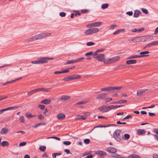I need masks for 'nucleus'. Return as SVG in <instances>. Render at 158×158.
<instances>
[{
  "instance_id": "obj_1",
  "label": "nucleus",
  "mask_w": 158,
  "mask_h": 158,
  "mask_svg": "<svg viewBox=\"0 0 158 158\" xmlns=\"http://www.w3.org/2000/svg\"><path fill=\"white\" fill-rule=\"evenodd\" d=\"M51 34L50 33H41L28 39L27 41L32 42L35 40L42 39Z\"/></svg>"
},
{
  "instance_id": "obj_2",
  "label": "nucleus",
  "mask_w": 158,
  "mask_h": 158,
  "mask_svg": "<svg viewBox=\"0 0 158 158\" xmlns=\"http://www.w3.org/2000/svg\"><path fill=\"white\" fill-rule=\"evenodd\" d=\"M53 59V57H41L37 60L32 61L31 63L34 64H44L47 63L48 60H52Z\"/></svg>"
},
{
  "instance_id": "obj_3",
  "label": "nucleus",
  "mask_w": 158,
  "mask_h": 158,
  "mask_svg": "<svg viewBox=\"0 0 158 158\" xmlns=\"http://www.w3.org/2000/svg\"><path fill=\"white\" fill-rule=\"evenodd\" d=\"M122 88V87L121 86H110L102 88L101 89V90L102 91H107L110 92V93H113L120 90Z\"/></svg>"
},
{
  "instance_id": "obj_4",
  "label": "nucleus",
  "mask_w": 158,
  "mask_h": 158,
  "mask_svg": "<svg viewBox=\"0 0 158 158\" xmlns=\"http://www.w3.org/2000/svg\"><path fill=\"white\" fill-rule=\"evenodd\" d=\"M99 29L97 28H90L85 31V34L86 35H90L98 32Z\"/></svg>"
},
{
  "instance_id": "obj_5",
  "label": "nucleus",
  "mask_w": 158,
  "mask_h": 158,
  "mask_svg": "<svg viewBox=\"0 0 158 158\" xmlns=\"http://www.w3.org/2000/svg\"><path fill=\"white\" fill-rule=\"evenodd\" d=\"M121 131L120 130H117L113 133L114 137L117 141H120L121 140V137L120 135Z\"/></svg>"
},
{
  "instance_id": "obj_6",
  "label": "nucleus",
  "mask_w": 158,
  "mask_h": 158,
  "mask_svg": "<svg viewBox=\"0 0 158 158\" xmlns=\"http://www.w3.org/2000/svg\"><path fill=\"white\" fill-rule=\"evenodd\" d=\"M94 58L96 59L98 61H103L105 59V56L104 54H97L95 56H94Z\"/></svg>"
},
{
  "instance_id": "obj_7",
  "label": "nucleus",
  "mask_w": 158,
  "mask_h": 158,
  "mask_svg": "<svg viewBox=\"0 0 158 158\" xmlns=\"http://www.w3.org/2000/svg\"><path fill=\"white\" fill-rule=\"evenodd\" d=\"M90 114V113L89 112H87L85 113L83 115H77L76 116L75 118V119L76 120H78L80 119L85 120L86 119L87 116L89 115Z\"/></svg>"
},
{
  "instance_id": "obj_8",
  "label": "nucleus",
  "mask_w": 158,
  "mask_h": 158,
  "mask_svg": "<svg viewBox=\"0 0 158 158\" xmlns=\"http://www.w3.org/2000/svg\"><path fill=\"white\" fill-rule=\"evenodd\" d=\"M70 98V96L69 95H62L61 96V97L59 99L57 102L66 101L69 99Z\"/></svg>"
},
{
  "instance_id": "obj_9",
  "label": "nucleus",
  "mask_w": 158,
  "mask_h": 158,
  "mask_svg": "<svg viewBox=\"0 0 158 158\" xmlns=\"http://www.w3.org/2000/svg\"><path fill=\"white\" fill-rule=\"evenodd\" d=\"M108 106L106 105L103 106L98 107V110L102 112H107L110 111L108 109Z\"/></svg>"
},
{
  "instance_id": "obj_10",
  "label": "nucleus",
  "mask_w": 158,
  "mask_h": 158,
  "mask_svg": "<svg viewBox=\"0 0 158 158\" xmlns=\"http://www.w3.org/2000/svg\"><path fill=\"white\" fill-rule=\"evenodd\" d=\"M131 41L134 42H143V36H141L135 37L132 39Z\"/></svg>"
},
{
  "instance_id": "obj_11",
  "label": "nucleus",
  "mask_w": 158,
  "mask_h": 158,
  "mask_svg": "<svg viewBox=\"0 0 158 158\" xmlns=\"http://www.w3.org/2000/svg\"><path fill=\"white\" fill-rule=\"evenodd\" d=\"M144 41H150L154 40V36L152 35L143 36Z\"/></svg>"
},
{
  "instance_id": "obj_12",
  "label": "nucleus",
  "mask_w": 158,
  "mask_h": 158,
  "mask_svg": "<svg viewBox=\"0 0 158 158\" xmlns=\"http://www.w3.org/2000/svg\"><path fill=\"white\" fill-rule=\"evenodd\" d=\"M148 90V89H140L137 90V96H141L144 93Z\"/></svg>"
},
{
  "instance_id": "obj_13",
  "label": "nucleus",
  "mask_w": 158,
  "mask_h": 158,
  "mask_svg": "<svg viewBox=\"0 0 158 158\" xmlns=\"http://www.w3.org/2000/svg\"><path fill=\"white\" fill-rule=\"evenodd\" d=\"M117 151V149L112 147H110L108 148L107 149V151L111 153H115Z\"/></svg>"
},
{
  "instance_id": "obj_14",
  "label": "nucleus",
  "mask_w": 158,
  "mask_h": 158,
  "mask_svg": "<svg viewBox=\"0 0 158 158\" xmlns=\"http://www.w3.org/2000/svg\"><path fill=\"white\" fill-rule=\"evenodd\" d=\"M20 106H13V107H10L5 109L2 110H1L2 111V113H3L4 112L9 110H15L18 108Z\"/></svg>"
},
{
  "instance_id": "obj_15",
  "label": "nucleus",
  "mask_w": 158,
  "mask_h": 158,
  "mask_svg": "<svg viewBox=\"0 0 158 158\" xmlns=\"http://www.w3.org/2000/svg\"><path fill=\"white\" fill-rule=\"evenodd\" d=\"M70 77L71 80L80 79L81 78V76L78 74L73 75L70 76Z\"/></svg>"
},
{
  "instance_id": "obj_16",
  "label": "nucleus",
  "mask_w": 158,
  "mask_h": 158,
  "mask_svg": "<svg viewBox=\"0 0 158 158\" xmlns=\"http://www.w3.org/2000/svg\"><path fill=\"white\" fill-rule=\"evenodd\" d=\"M56 117L59 120H62L65 118V116L64 114L60 113L57 115Z\"/></svg>"
},
{
  "instance_id": "obj_17",
  "label": "nucleus",
  "mask_w": 158,
  "mask_h": 158,
  "mask_svg": "<svg viewBox=\"0 0 158 158\" xmlns=\"http://www.w3.org/2000/svg\"><path fill=\"white\" fill-rule=\"evenodd\" d=\"M149 53V52L148 51L142 52L140 53L139 54H140V55H139V56H140V58L143 57L148 56H149V55H146V54H148Z\"/></svg>"
},
{
  "instance_id": "obj_18",
  "label": "nucleus",
  "mask_w": 158,
  "mask_h": 158,
  "mask_svg": "<svg viewBox=\"0 0 158 158\" xmlns=\"http://www.w3.org/2000/svg\"><path fill=\"white\" fill-rule=\"evenodd\" d=\"M120 58L119 56H116L112 57L110 58V59L111 63H113L118 60Z\"/></svg>"
},
{
  "instance_id": "obj_19",
  "label": "nucleus",
  "mask_w": 158,
  "mask_h": 158,
  "mask_svg": "<svg viewBox=\"0 0 158 158\" xmlns=\"http://www.w3.org/2000/svg\"><path fill=\"white\" fill-rule=\"evenodd\" d=\"M8 132L9 129L6 127H4L1 129L0 133L1 134L4 135L7 134Z\"/></svg>"
},
{
  "instance_id": "obj_20",
  "label": "nucleus",
  "mask_w": 158,
  "mask_h": 158,
  "mask_svg": "<svg viewBox=\"0 0 158 158\" xmlns=\"http://www.w3.org/2000/svg\"><path fill=\"white\" fill-rule=\"evenodd\" d=\"M95 154L100 156H106V152L102 151H97L95 152Z\"/></svg>"
},
{
  "instance_id": "obj_21",
  "label": "nucleus",
  "mask_w": 158,
  "mask_h": 158,
  "mask_svg": "<svg viewBox=\"0 0 158 158\" xmlns=\"http://www.w3.org/2000/svg\"><path fill=\"white\" fill-rule=\"evenodd\" d=\"M51 100L50 99H45L42 100L40 103H43L45 104H50L51 102Z\"/></svg>"
},
{
  "instance_id": "obj_22",
  "label": "nucleus",
  "mask_w": 158,
  "mask_h": 158,
  "mask_svg": "<svg viewBox=\"0 0 158 158\" xmlns=\"http://www.w3.org/2000/svg\"><path fill=\"white\" fill-rule=\"evenodd\" d=\"M106 95L107 94L106 93H102L101 94L98 95L97 98L101 99L102 100L104 99L106 97Z\"/></svg>"
},
{
  "instance_id": "obj_23",
  "label": "nucleus",
  "mask_w": 158,
  "mask_h": 158,
  "mask_svg": "<svg viewBox=\"0 0 158 158\" xmlns=\"http://www.w3.org/2000/svg\"><path fill=\"white\" fill-rule=\"evenodd\" d=\"M102 22H98L92 23L93 27H99L102 25Z\"/></svg>"
},
{
  "instance_id": "obj_24",
  "label": "nucleus",
  "mask_w": 158,
  "mask_h": 158,
  "mask_svg": "<svg viewBox=\"0 0 158 158\" xmlns=\"http://www.w3.org/2000/svg\"><path fill=\"white\" fill-rule=\"evenodd\" d=\"M136 60H128L126 61V63L128 64H135L136 63Z\"/></svg>"
},
{
  "instance_id": "obj_25",
  "label": "nucleus",
  "mask_w": 158,
  "mask_h": 158,
  "mask_svg": "<svg viewBox=\"0 0 158 158\" xmlns=\"http://www.w3.org/2000/svg\"><path fill=\"white\" fill-rule=\"evenodd\" d=\"M127 102V101L126 100H120L118 101H117L116 102H112L110 104H122L123 103H125Z\"/></svg>"
},
{
  "instance_id": "obj_26",
  "label": "nucleus",
  "mask_w": 158,
  "mask_h": 158,
  "mask_svg": "<svg viewBox=\"0 0 158 158\" xmlns=\"http://www.w3.org/2000/svg\"><path fill=\"white\" fill-rule=\"evenodd\" d=\"M141 13L140 11L138 10H135L134 14V17L135 18H137L139 16V14Z\"/></svg>"
},
{
  "instance_id": "obj_27",
  "label": "nucleus",
  "mask_w": 158,
  "mask_h": 158,
  "mask_svg": "<svg viewBox=\"0 0 158 158\" xmlns=\"http://www.w3.org/2000/svg\"><path fill=\"white\" fill-rule=\"evenodd\" d=\"M145 133V131L144 130L139 129L138 130L137 134L138 135L144 134Z\"/></svg>"
},
{
  "instance_id": "obj_28",
  "label": "nucleus",
  "mask_w": 158,
  "mask_h": 158,
  "mask_svg": "<svg viewBox=\"0 0 158 158\" xmlns=\"http://www.w3.org/2000/svg\"><path fill=\"white\" fill-rule=\"evenodd\" d=\"M104 50V48H102L101 49H97L96 51V52L93 53L94 56H96V55H97V54H98V52H103Z\"/></svg>"
},
{
  "instance_id": "obj_29",
  "label": "nucleus",
  "mask_w": 158,
  "mask_h": 158,
  "mask_svg": "<svg viewBox=\"0 0 158 158\" xmlns=\"http://www.w3.org/2000/svg\"><path fill=\"white\" fill-rule=\"evenodd\" d=\"M37 92V91L36 89H34L29 91L28 92L27 94L28 96H31L34 94L36 93Z\"/></svg>"
},
{
  "instance_id": "obj_30",
  "label": "nucleus",
  "mask_w": 158,
  "mask_h": 158,
  "mask_svg": "<svg viewBox=\"0 0 158 158\" xmlns=\"http://www.w3.org/2000/svg\"><path fill=\"white\" fill-rule=\"evenodd\" d=\"M85 59L84 57H82L73 60L74 63H75L79 62L81 61L82 60Z\"/></svg>"
},
{
  "instance_id": "obj_31",
  "label": "nucleus",
  "mask_w": 158,
  "mask_h": 158,
  "mask_svg": "<svg viewBox=\"0 0 158 158\" xmlns=\"http://www.w3.org/2000/svg\"><path fill=\"white\" fill-rule=\"evenodd\" d=\"M128 158H140V157L136 154H132L129 156Z\"/></svg>"
},
{
  "instance_id": "obj_32",
  "label": "nucleus",
  "mask_w": 158,
  "mask_h": 158,
  "mask_svg": "<svg viewBox=\"0 0 158 158\" xmlns=\"http://www.w3.org/2000/svg\"><path fill=\"white\" fill-rule=\"evenodd\" d=\"M123 138L124 140H127L130 138V135L128 134H125L123 136Z\"/></svg>"
},
{
  "instance_id": "obj_33",
  "label": "nucleus",
  "mask_w": 158,
  "mask_h": 158,
  "mask_svg": "<svg viewBox=\"0 0 158 158\" xmlns=\"http://www.w3.org/2000/svg\"><path fill=\"white\" fill-rule=\"evenodd\" d=\"M140 56H139V55H133L127 57V59H134L138 58H140Z\"/></svg>"
},
{
  "instance_id": "obj_34",
  "label": "nucleus",
  "mask_w": 158,
  "mask_h": 158,
  "mask_svg": "<svg viewBox=\"0 0 158 158\" xmlns=\"http://www.w3.org/2000/svg\"><path fill=\"white\" fill-rule=\"evenodd\" d=\"M1 144L2 146L4 147L5 146H7L8 144V143L7 141H3L1 143Z\"/></svg>"
},
{
  "instance_id": "obj_35",
  "label": "nucleus",
  "mask_w": 158,
  "mask_h": 158,
  "mask_svg": "<svg viewBox=\"0 0 158 158\" xmlns=\"http://www.w3.org/2000/svg\"><path fill=\"white\" fill-rule=\"evenodd\" d=\"M45 124L46 123H38L37 125H35L34 126H32V127L34 128H36L38 126L40 125H45Z\"/></svg>"
},
{
  "instance_id": "obj_36",
  "label": "nucleus",
  "mask_w": 158,
  "mask_h": 158,
  "mask_svg": "<svg viewBox=\"0 0 158 158\" xmlns=\"http://www.w3.org/2000/svg\"><path fill=\"white\" fill-rule=\"evenodd\" d=\"M109 6V4L108 3L103 4L101 6L102 9H105L107 8Z\"/></svg>"
},
{
  "instance_id": "obj_37",
  "label": "nucleus",
  "mask_w": 158,
  "mask_h": 158,
  "mask_svg": "<svg viewBox=\"0 0 158 158\" xmlns=\"http://www.w3.org/2000/svg\"><path fill=\"white\" fill-rule=\"evenodd\" d=\"M46 148V147L45 146H42L40 147L39 149L40 151L42 152H44L45 151Z\"/></svg>"
},
{
  "instance_id": "obj_38",
  "label": "nucleus",
  "mask_w": 158,
  "mask_h": 158,
  "mask_svg": "<svg viewBox=\"0 0 158 158\" xmlns=\"http://www.w3.org/2000/svg\"><path fill=\"white\" fill-rule=\"evenodd\" d=\"M108 109L110 110L111 109H114L116 108V105H111L108 106Z\"/></svg>"
},
{
  "instance_id": "obj_39",
  "label": "nucleus",
  "mask_w": 158,
  "mask_h": 158,
  "mask_svg": "<svg viewBox=\"0 0 158 158\" xmlns=\"http://www.w3.org/2000/svg\"><path fill=\"white\" fill-rule=\"evenodd\" d=\"M19 119L20 120L21 122L24 123L25 122L24 118L23 116H21L20 117Z\"/></svg>"
},
{
  "instance_id": "obj_40",
  "label": "nucleus",
  "mask_w": 158,
  "mask_h": 158,
  "mask_svg": "<svg viewBox=\"0 0 158 158\" xmlns=\"http://www.w3.org/2000/svg\"><path fill=\"white\" fill-rule=\"evenodd\" d=\"M141 10L142 12L145 14H148V10L146 9L142 8L141 9Z\"/></svg>"
},
{
  "instance_id": "obj_41",
  "label": "nucleus",
  "mask_w": 158,
  "mask_h": 158,
  "mask_svg": "<svg viewBox=\"0 0 158 158\" xmlns=\"http://www.w3.org/2000/svg\"><path fill=\"white\" fill-rule=\"evenodd\" d=\"M26 117L28 118H30L32 117V115L30 113H27L25 114Z\"/></svg>"
},
{
  "instance_id": "obj_42",
  "label": "nucleus",
  "mask_w": 158,
  "mask_h": 158,
  "mask_svg": "<svg viewBox=\"0 0 158 158\" xmlns=\"http://www.w3.org/2000/svg\"><path fill=\"white\" fill-rule=\"evenodd\" d=\"M103 63L106 64H109L111 63L110 58L106 60H104Z\"/></svg>"
},
{
  "instance_id": "obj_43",
  "label": "nucleus",
  "mask_w": 158,
  "mask_h": 158,
  "mask_svg": "<svg viewBox=\"0 0 158 158\" xmlns=\"http://www.w3.org/2000/svg\"><path fill=\"white\" fill-rule=\"evenodd\" d=\"M117 26V25H112L110 26V27L109 28L110 30H113Z\"/></svg>"
},
{
  "instance_id": "obj_44",
  "label": "nucleus",
  "mask_w": 158,
  "mask_h": 158,
  "mask_svg": "<svg viewBox=\"0 0 158 158\" xmlns=\"http://www.w3.org/2000/svg\"><path fill=\"white\" fill-rule=\"evenodd\" d=\"M73 60H70L67 61L66 63H65V64H73Z\"/></svg>"
},
{
  "instance_id": "obj_45",
  "label": "nucleus",
  "mask_w": 158,
  "mask_h": 158,
  "mask_svg": "<svg viewBox=\"0 0 158 158\" xmlns=\"http://www.w3.org/2000/svg\"><path fill=\"white\" fill-rule=\"evenodd\" d=\"M63 143L64 145L68 146L71 144V142L69 141H64L63 142Z\"/></svg>"
},
{
  "instance_id": "obj_46",
  "label": "nucleus",
  "mask_w": 158,
  "mask_h": 158,
  "mask_svg": "<svg viewBox=\"0 0 158 158\" xmlns=\"http://www.w3.org/2000/svg\"><path fill=\"white\" fill-rule=\"evenodd\" d=\"M131 118H132V116H131V115H128L126 117H125V118H123V119L122 120L123 121V120H124L125 119H129Z\"/></svg>"
},
{
  "instance_id": "obj_47",
  "label": "nucleus",
  "mask_w": 158,
  "mask_h": 158,
  "mask_svg": "<svg viewBox=\"0 0 158 158\" xmlns=\"http://www.w3.org/2000/svg\"><path fill=\"white\" fill-rule=\"evenodd\" d=\"M91 151H88V152H85L82 154V156H85L89 154H90L91 153Z\"/></svg>"
},
{
  "instance_id": "obj_48",
  "label": "nucleus",
  "mask_w": 158,
  "mask_h": 158,
  "mask_svg": "<svg viewBox=\"0 0 158 158\" xmlns=\"http://www.w3.org/2000/svg\"><path fill=\"white\" fill-rule=\"evenodd\" d=\"M84 143L87 144H89L90 142V140L89 139H85L84 140Z\"/></svg>"
},
{
  "instance_id": "obj_49",
  "label": "nucleus",
  "mask_w": 158,
  "mask_h": 158,
  "mask_svg": "<svg viewBox=\"0 0 158 158\" xmlns=\"http://www.w3.org/2000/svg\"><path fill=\"white\" fill-rule=\"evenodd\" d=\"M94 44H95L93 42H91V41L88 42L86 44L88 46H92V45H94Z\"/></svg>"
},
{
  "instance_id": "obj_50",
  "label": "nucleus",
  "mask_w": 158,
  "mask_h": 158,
  "mask_svg": "<svg viewBox=\"0 0 158 158\" xmlns=\"http://www.w3.org/2000/svg\"><path fill=\"white\" fill-rule=\"evenodd\" d=\"M37 89V92L40 91H43L44 92H45V88H42L37 89Z\"/></svg>"
},
{
  "instance_id": "obj_51",
  "label": "nucleus",
  "mask_w": 158,
  "mask_h": 158,
  "mask_svg": "<svg viewBox=\"0 0 158 158\" xmlns=\"http://www.w3.org/2000/svg\"><path fill=\"white\" fill-rule=\"evenodd\" d=\"M47 139H56V140H59V141L60 140V139L59 138H58V137H55V136L48 137L47 138Z\"/></svg>"
},
{
  "instance_id": "obj_52",
  "label": "nucleus",
  "mask_w": 158,
  "mask_h": 158,
  "mask_svg": "<svg viewBox=\"0 0 158 158\" xmlns=\"http://www.w3.org/2000/svg\"><path fill=\"white\" fill-rule=\"evenodd\" d=\"M87 102L86 101H81L77 103L76 104V105H80L81 104H84L86 103Z\"/></svg>"
},
{
  "instance_id": "obj_53",
  "label": "nucleus",
  "mask_w": 158,
  "mask_h": 158,
  "mask_svg": "<svg viewBox=\"0 0 158 158\" xmlns=\"http://www.w3.org/2000/svg\"><path fill=\"white\" fill-rule=\"evenodd\" d=\"M63 80L64 81H70L71 80H70V77L69 76V77H65L63 79Z\"/></svg>"
},
{
  "instance_id": "obj_54",
  "label": "nucleus",
  "mask_w": 158,
  "mask_h": 158,
  "mask_svg": "<svg viewBox=\"0 0 158 158\" xmlns=\"http://www.w3.org/2000/svg\"><path fill=\"white\" fill-rule=\"evenodd\" d=\"M59 15L61 17H64L65 16L66 14L64 12H61L59 13Z\"/></svg>"
},
{
  "instance_id": "obj_55",
  "label": "nucleus",
  "mask_w": 158,
  "mask_h": 158,
  "mask_svg": "<svg viewBox=\"0 0 158 158\" xmlns=\"http://www.w3.org/2000/svg\"><path fill=\"white\" fill-rule=\"evenodd\" d=\"M38 108L41 110H44L45 108V106L44 105H39L38 106Z\"/></svg>"
},
{
  "instance_id": "obj_56",
  "label": "nucleus",
  "mask_w": 158,
  "mask_h": 158,
  "mask_svg": "<svg viewBox=\"0 0 158 158\" xmlns=\"http://www.w3.org/2000/svg\"><path fill=\"white\" fill-rule=\"evenodd\" d=\"M112 100V99L111 98H106L105 99V102L106 103H107V102H109L110 101Z\"/></svg>"
},
{
  "instance_id": "obj_57",
  "label": "nucleus",
  "mask_w": 158,
  "mask_h": 158,
  "mask_svg": "<svg viewBox=\"0 0 158 158\" xmlns=\"http://www.w3.org/2000/svg\"><path fill=\"white\" fill-rule=\"evenodd\" d=\"M38 117L39 118L40 120H43L44 118V117L41 114L39 115Z\"/></svg>"
},
{
  "instance_id": "obj_58",
  "label": "nucleus",
  "mask_w": 158,
  "mask_h": 158,
  "mask_svg": "<svg viewBox=\"0 0 158 158\" xmlns=\"http://www.w3.org/2000/svg\"><path fill=\"white\" fill-rule=\"evenodd\" d=\"M45 111L44 112V114L46 116H48L49 115V113L47 109H45Z\"/></svg>"
},
{
  "instance_id": "obj_59",
  "label": "nucleus",
  "mask_w": 158,
  "mask_h": 158,
  "mask_svg": "<svg viewBox=\"0 0 158 158\" xmlns=\"http://www.w3.org/2000/svg\"><path fill=\"white\" fill-rule=\"evenodd\" d=\"M89 11L87 9H83L81 10V12L82 13H88Z\"/></svg>"
},
{
  "instance_id": "obj_60",
  "label": "nucleus",
  "mask_w": 158,
  "mask_h": 158,
  "mask_svg": "<svg viewBox=\"0 0 158 158\" xmlns=\"http://www.w3.org/2000/svg\"><path fill=\"white\" fill-rule=\"evenodd\" d=\"M145 29L143 27L140 29H137V33H139L140 32L143 31H144Z\"/></svg>"
},
{
  "instance_id": "obj_61",
  "label": "nucleus",
  "mask_w": 158,
  "mask_h": 158,
  "mask_svg": "<svg viewBox=\"0 0 158 158\" xmlns=\"http://www.w3.org/2000/svg\"><path fill=\"white\" fill-rule=\"evenodd\" d=\"M152 46L158 45V41L152 42Z\"/></svg>"
},
{
  "instance_id": "obj_62",
  "label": "nucleus",
  "mask_w": 158,
  "mask_h": 158,
  "mask_svg": "<svg viewBox=\"0 0 158 158\" xmlns=\"http://www.w3.org/2000/svg\"><path fill=\"white\" fill-rule=\"evenodd\" d=\"M26 144V143L25 142H23L20 143L19 144V146H25Z\"/></svg>"
},
{
  "instance_id": "obj_63",
  "label": "nucleus",
  "mask_w": 158,
  "mask_h": 158,
  "mask_svg": "<svg viewBox=\"0 0 158 158\" xmlns=\"http://www.w3.org/2000/svg\"><path fill=\"white\" fill-rule=\"evenodd\" d=\"M133 12L132 11H128L126 12V14L127 15H129L130 16H131L133 15Z\"/></svg>"
},
{
  "instance_id": "obj_64",
  "label": "nucleus",
  "mask_w": 158,
  "mask_h": 158,
  "mask_svg": "<svg viewBox=\"0 0 158 158\" xmlns=\"http://www.w3.org/2000/svg\"><path fill=\"white\" fill-rule=\"evenodd\" d=\"M93 54V52H89L86 53L85 54V55L86 56H88L89 55H91Z\"/></svg>"
}]
</instances>
